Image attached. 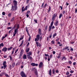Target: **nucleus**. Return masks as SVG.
I'll use <instances>...</instances> for the list:
<instances>
[{
	"instance_id": "f257e3e1",
	"label": "nucleus",
	"mask_w": 77,
	"mask_h": 77,
	"mask_svg": "<svg viewBox=\"0 0 77 77\" xmlns=\"http://www.w3.org/2000/svg\"><path fill=\"white\" fill-rule=\"evenodd\" d=\"M17 6L16 5H14V6H12V8L11 10V11H16L17 9Z\"/></svg>"
},
{
	"instance_id": "f03ea898",
	"label": "nucleus",
	"mask_w": 77,
	"mask_h": 77,
	"mask_svg": "<svg viewBox=\"0 0 77 77\" xmlns=\"http://www.w3.org/2000/svg\"><path fill=\"white\" fill-rule=\"evenodd\" d=\"M54 23V22L53 21L51 23V25L50 26H49V31L50 32V30H51V27L52 26H53V23Z\"/></svg>"
},
{
	"instance_id": "7ed1b4c3",
	"label": "nucleus",
	"mask_w": 77,
	"mask_h": 77,
	"mask_svg": "<svg viewBox=\"0 0 77 77\" xmlns=\"http://www.w3.org/2000/svg\"><path fill=\"white\" fill-rule=\"evenodd\" d=\"M20 74L22 77H26V74L23 72H22L20 73Z\"/></svg>"
},
{
	"instance_id": "20e7f679",
	"label": "nucleus",
	"mask_w": 77,
	"mask_h": 77,
	"mask_svg": "<svg viewBox=\"0 0 77 77\" xmlns=\"http://www.w3.org/2000/svg\"><path fill=\"white\" fill-rule=\"evenodd\" d=\"M39 35H37L36 36V37L35 38V41H39Z\"/></svg>"
},
{
	"instance_id": "39448f33",
	"label": "nucleus",
	"mask_w": 77,
	"mask_h": 77,
	"mask_svg": "<svg viewBox=\"0 0 77 77\" xmlns=\"http://www.w3.org/2000/svg\"><path fill=\"white\" fill-rule=\"evenodd\" d=\"M52 21H54V20H55V19L56 18V14H54L52 15Z\"/></svg>"
},
{
	"instance_id": "423d86ee",
	"label": "nucleus",
	"mask_w": 77,
	"mask_h": 77,
	"mask_svg": "<svg viewBox=\"0 0 77 77\" xmlns=\"http://www.w3.org/2000/svg\"><path fill=\"white\" fill-rule=\"evenodd\" d=\"M31 65L32 66H38V64H35L34 63H31Z\"/></svg>"
},
{
	"instance_id": "0eeeda50",
	"label": "nucleus",
	"mask_w": 77,
	"mask_h": 77,
	"mask_svg": "<svg viewBox=\"0 0 77 77\" xmlns=\"http://www.w3.org/2000/svg\"><path fill=\"white\" fill-rule=\"evenodd\" d=\"M13 2L14 6H17V1L14 0Z\"/></svg>"
},
{
	"instance_id": "6e6552de",
	"label": "nucleus",
	"mask_w": 77,
	"mask_h": 77,
	"mask_svg": "<svg viewBox=\"0 0 77 77\" xmlns=\"http://www.w3.org/2000/svg\"><path fill=\"white\" fill-rule=\"evenodd\" d=\"M42 65H43V63H42V62H41L39 64V67L41 68V67L42 66Z\"/></svg>"
},
{
	"instance_id": "1a4fd4ad",
	"label": "nucleus",
	"mask_w": 77,
	"mask_h": 77,
	"mask_svg": "<svg viewBox=\"0 0 77 77\" xmlns=\"http://www.w3.org/2000/svg\"><path fill=\"white\" fill-rule=\"evenodd\" d=\"M7 49H8V48L6 47L2 49V51L6 52L7 51Z\"/></svg>"
},
{
	"instance_id": "9d476101",
	"label": "nucleus",
	"mask_w": 77,
	"mask_h": 77,
	"mask_svg": "<svg viewBox=\"0 0 77 77\" xmlns=\"http://www.w3.org/2000/svg\"><path fill=\"white\" fill-rule=\"evenodd\" d=\"M31 54H32V52L30 51L28 53H27V56H31Z\"/></svg>"
},
{
	"instance_id": "9b49d317",
	"label": "nucleus",
	"mask_w": 77,
	"mask_h": 77,
	"mask_svg": "<svg viewBox=\"0 0 77 77\" xmlns=\"http://www.w3.org/2000/svg\"><path fill=\"white\" fill-rule=\"evenodd\" d=\"M49 74L50 76L51 75V70L50 69L49 72Z\"/></svg>"
},
{
	"instance_id": "f8f14e48",
	"label": "nucleus",
	"mask_w": 77,
	"mask_h": 77,
	"mask_svg": "<svg viewBox=\"0 0 77 77\" xmlns=\"http://www.w3.org/2000/svg\"><path fill=\"white\" fill-rule=\"evenodd\" d=\"M3 66H6V61H4L3 63Z\"/></svg>"
},
{
	"instance_id": "ddd939ff",
	"label": "nucleus",
	"mask_w": 77,
	"mask_h": 77,
	"mask_svg": "<svg viewBox=\"0 0 77 77\" xmlns=\"http://www.w3.org/2000/svg\"><path fill=\"white\" fill-rule=\"evenodd\" d=\"M28 58L29 59H30L31 60H32L33 59V58L31 56H27Z\"/></svg>"
},
{
	"instance_id": "4468645a",
	"label": "nucleus",
	"mask_w": 77,
	"mask_h": 77,
	"mask_svg": "<svg viewBox=\"0 0 77 77\" xmlns=\"http://www.w3.org/2000/svg\"><path fill=\"white\" fill-rule=\"evenodd\" d=\"M23 59H26V54L23 55Z\"/></svg>"
},
{
	"instance_id": "2eb2a0df",
	"label": "nucleus",
	"mask_w": 77,
	"mask_h": 77,
	"mask_svg": "<svg viewBox=\"0 0 77 77\" xmlns=\"http://www.w3.org/2000/svg\"><path fill=\"white\" fill-rule=\"evenodd\" d=\"M58 23H59V21H56V22L55 23V26H57L58 25Z\"/></svg>"
},
{
	"instance_id": "dca6fc26",
	"label": "nucleus",
	"mask_w": 77,
	"mask_h": 77,
	"mask_svg": "<svg viewBox=\"0 0 77 77\" xmlns=\"http://www.w3.org/2000/svg\"><path fill=\"white\" fill-rule=\"evenodd\" d=\"M38 33L40 35H41V29H38Z\"/></svg>"
},
{
	"instance_id": "f3484780",
	"label": "nucleus",
	"mask_w": 77,
	"mask_h": 77,
	"mask_svg": "<svg viewBox=\"0 0 77 77\" xmlns=\"http://www.w3.org/2000/svg\"><path fill=\"white\" fill-rule=\"evenodd\" d=\"M29 48H26V53H27V52H28L29 51Z\"/></svg>"
},
{
	"instance_id": "a211bd4d",
	"label": "nucleus",
	"mask_w": 77,
	"mask_h": 77,
	"mask_svg": "<svg viewBox=\"0 0 77 77\" xmlns=\"http://www.w3.org/2000/svg\"><path fill=\"white\" fill-rule=\"evenodd\" d=\"M18 29H16L14 30V33H18Z\"/></svg>"
},
{
	"instance_id": "6ab92c4d",
	"label": "nucleus",
	"mask_w": 77,
	"mask_h": 77,
	"mask_svg": "<svg viewBox=\"0 0 77 77\" xmlns=\"http://www.w3.org/2000/svg\"><path fill=\"white\" fill-rule=\"evenodd\" d=\"M15 63H13L12 64V68H14V67L15 66Z\"/></svg>"
},
{
	"instance_id": "aec40b11",
	"label": "nucleus",
	"mask_w": 77,
	"mask_h": 77,
	"mask_svg": "<svg viewBox=\"0 0 77 77\" xmlns=\"http://www.w3.org/2000/svg\"><path fill=\"white\" fill-rule=\"evenodd\" d=\"M23 52H24V50L23 49H22L21 51L20 54H23Z\"/></svg>"
},
{
	"instance_id": "412c9836",
	"label": "nucleus",
	"mask_w": 77,
	"mask_h": 77,
	"mask_svg": "<svg viewBox=\"0 0 77 77\" xmlns=\"http://www.w3.org/2000/svg\"><path fill=\"white\" fill-rule=\"evenodd\" d=\"M4 46V45H3V43H1L0 44V48L1 47H3Z\"/></svg>"
},
{
	"instance_id": "4be33fe9",
	"label": "nucleus",
	"mask_w": 77,
	"mask_h": 77,
	"mask_svg": "<svg viewBox=\"0 0 77 77\" xmlns=\"http://www.w3.org/2000/svg\"><path fill=\"white\" fill-rule=\"evenodd\" d=\"M12 48H13V47H10L9 48H8V51H9V50H11Z\"/></svg>"
},
{
	"instance_id": "5701e85b",
	"label": "nucleus",
	"mask_w": 77,
	"mask_h": 77,
	"mask_svg": "<svg viewBox=\"0 0 77 77\" xmlns=\"http://www.w3.org/2000/svg\"><path fill=\"white\" fill-rule=\"evenodd\" d=\"M23 42H24V41L23 40H22L21 43V44L20 45L19 47H21L23 45Z\"/></svg>"
},
{
	"instance_id": "b1692460",
	"label": "nucleus",
	"mask_w": 77,
	"mask_h": 77,
	"mask_svg": "<svg viewBox=\"0 0 77 77\" xmlns=\"http://www.w3.org/2000/svg\"><path fill=\"white\" fill-rule=\"evenodd\" d=\"M62 17V14H61L59 15V18H61V17Z\"/></svg>"
},
{
	"instance_id": "393cba45",
	"label": "nucleus",
	"mask_w": 77,
	"mask_h": 77,
	"mask_svg": "<svg viewBox=\"0 0 77 77\" xmlns=\"http://www.w3.org/2000/svg\"><path fill=\"white\" fill-rule=\"evenodd\" d=\"M55 43V42L54 41L52 40L51 42V43L52 44H54Z\"/></svg>"
},
{
	"instance_id": "a878e982",
	"label": "nucleus",
	"mask_w": 77,
	"mask_h": 77,
	"mask_svg": "<svg viewBox=\"0 0 77 77\" xmlns=\"http://www.w3.org/2000/svg\"><path fill=\"white\" fill-rule=\"evenodd\" d=\"M14 19H15V18L14 17H13L11 20V21L12 22L14 20Z\"/></svg>"
},
{
	"instance_id": "bb28decb",
	"label": "nucleus",
	"mask_w": 77,
	"mask_h": 77,
	"mask_svg": "<svg viewBox=\"0 0 77 77\" xmlns=\"http://www.w3.org/2000/svg\"><path fill=\"white\" fill-rule=\"evenodd\" d=\"M22 12H24V7H23L22 8Z\"/></svg>"
},
{
	"instance_id": "cd10ccee",
	"label": "nucleus",
	"mask_w": 77,
	"mask_h": 77,
	"mask_svg": "<svg viewBox=\"0 0 77 77\" xmlns=\"http://www.w3.org/2000/svg\"><path fill=\"white\" fill-rule=\"evenodd\" d=\"M27 9V6H26L24 9V11Z\"/></svg>"
},
{
	"instance_id": "c85d7f7f",
	"label": "nucleus",
	"mask_w": 77,
	"mask_h": 77,
	"mask_svg": "<svg viewBox=\"0 0 77 77\" xmlns=\"http://www.w3.org/2000/svg\"><path fill=\"white\" fill-rule=\"evenodd\" d=\"M57 58H58V59H59V58H60V54H59L58 55V56H57Z\"/></svg>"
},
{
	"instance_id": "c756f323",
	"label": "nucleus",
	"mask_w": 77,
	"mask_h": 77,
	"mask_svg": "<svg viewBox=\"0 0 77 77\" xmlns=\"http://www.w3.org/2000/svg\"><path fill=\"white\" fill-rule=\"evenodd\" d=\"M36 45L37 47H38V42H36Z\"/></svg>"
},
{
	"instance_id": "7c9ffc66",
	"label": "nucleus",
	"mask_w": 77,
	"mask_h": 77,
	"mask_svg": "<svg viewBox=\"0 0 77 77\" xmlns=\"http://www.w3.org/2000/svg\"><path fill=\"white\" fill-rule=\"evenodd\" d=\"M8 16L9 17H11V13H10L8 14Z\"/></svg>"
},
{
	"instance_id": "2f4dec72",
	"label": "nucleus",
	"mask_w": 77,
	"mask_h": 77,
	"mask_svg": "<svg viewBox=\"0 0 77 77\" xmlns=\"http://www.w3.org/2000/svg\"><path fill=\"white\" fill-rule=\"evenodd\" d=\"M55 72V71H54V69H53L52 70V73H53L54 74Z\"/></svg>"
},
{
	"instance_id": "473e14b6",
	"label": "nucleus",
	"mask_w": 77,
	"mask_h": 77,
	"mask_svg": "<svg viewBox=\"0 0 77 77\" xmlns=\"http://www.w3.org/2000/svg\"><path fill=\"white\" fill-rule=\"evenodd\" d=\"M57 35V34L56 33H55L53 35V38H54V36H56Z\"/></svg>"
},
{
	"instance_id": "72a5a7b5",
	"label": "nucleus",
	"mask_w": 77,
	"mask_h": 77,
	"mask_svg": "<svg viewBox=\"0 0 77 77\" xmlns=\"http://www.w3.org/2000/svg\"><path fill=\"white\" fill-rule=\"evenodd\" d=\"M45 57H47L48 56V57H49V56H48V54H45Z\"/></svg>"
},
{
	"instance_id": "f704fd0d",
	"label": "nucleus",
	"mask_w": 77,
	"mask_h": 77,
	"mask_svg": "<svg viewBox=\"0 0 77 77\" xmlns=\"http://www.w3.org/2000/svg\"><path fill=\"white\" fill-rule=\"evenodd\" d=\"M50 10H51V7H50V6H49L48 10V11L50 12Z\"/></svg>"
},
{
	"instance_id": "c9c22d12",
	"label": "nucleus",
	"mask_w": 77,
	"mask_h": 77,
	"mask_svg": "<svg viewBox=\"0 0 77 77\" xmlns=\"http://www.w3.org/2000/svg\"><path fill=\"white\" fill-rule=\"evenodd\" d=\"M5 14H6V13H5V12H3L2 13V14L3 15H5Z\"/></svg>"
},
{
	"instance_id": "e433bc0d",
	"label": "nucleus",
	"mask_w": 77,
	"mask_h": 77,
	"mask_svg": "<svg viewBox=\"0 0 77 77\" xmlns=\"http://www.w3.org/2000/svg\"><path fill=\"white\" fill-rule=\"evenodd\" d=\"M34 21L35 22V23H37V22H38L36 19H34Z\"/></svg>"
},
{
	"instance_id": "4c0bfd02",
	"label": "nucleus",
	"mask_w": 77,
	"mask_h": 77,
	"mask_svg": "<svg viewBox=\"0 0 77 77\" xmlns=\"http://www.w3.org/2000/svg\"><path fill=\"white\" fill-rule=\"evenodd\" d=\"M35 73L36 75H38V72H37V71L36 70L35 71Z\"/></svg>"
},
{
	"instance_id": "58836bf2",
	"label": "nucleus",
	"mask_w": 77,
	"mask_h": 77,
	"mask_svg": "<svg viewBox=\"0 0 77 77\" xmlns=\"http://www.w3.org/2000/svg\"><path fill=\"white\" fill-rule=\"evenodd\" d=\"M63 59H64V60H65V57H64L62 59V60H63Z\"/></svg>"
},
{
	"instance_id": "ea45409f",
	"label": "nucleus",
	"mask_w": 77,
	"mask_h": 77,
	"mask_svg": "<svg viewBox=\"0 0 77 77\" xmlns=\"http://www.w3.org/2000/svg\"><path fill=\"white\" fill-rule=\"evenodd\" d=\"M23 39V37H22V38H20L19 39V41H20L21 40H22V39Z\"/></svg>"
},
{
	"instance_id": "a19ab883",
	"label": "nucleus",
	"mask_w": 77,
	"mask_h": 77,
	"mask_svg": "<svg viewBox=\"0 0 77 77\" xmlns=\"http://www.w3.org/2000/svg\"><path fill=\"white\" fill-rule=\"evenodd\" d=\"M26 30L27 32H28V29H27V27L26 28Z\"/></svg>"
},
{
	"instance_id": "79ce46f5",
	"label": "nucleus",
	"mask_w": 77,
	"mask_h": 77,
	"mask_svg": "<svg viewBox=\"0 0 77 77\" xmlns=\"http://www.w3.org/2000/svg\"><path fill=\"white\" fill-rule=\"evenodd\" d=\"M7 29H11V27H7Z\"/></svg>"
},
{
	"instance_id": "37998d69",
	"label": "nucleus",
	"mask_w": 77,
	"mask_h": 77,
	"mask_svg": "<svg viewBox=\"0 0 77 77\" xmlns=\"http://www.w3.org/2000/svg\"><path fill=\"white\" fill-rule=\"evenodd\" d=\"M59 40V38H57L56 40V41H58Z\"/></svg>"
},
{
	"instance_id": "c03bdc74",
	"label": "nucleus",
	"mask_w": 77,
	"mask_h": 77,
	"mask_svg": "<svg viewBox=\"0 0 77 77\" xmlns=\"http://www.w3.org/2000/svg\"><path fill=\"white\" fill-rule=\"evenodd\" d=\"M5 36H3L2 37V41H3V39H5Z\"/></svg>"
},
{
	"instance_id": "a18cd8bd",
	"label": "nucleus",
	"mask_w": 77,
	"mask_h": 77,
	"mask_svg": "<svg viewBox=\"0 0 77 77\" xmlns=\"http://www.w3.org/2000/svg\"><path fill=\"white\" fill-rule=\"evenodd\" d=\"M68 47H66L65 48V50H66V49H68Z\"/></svg>"
},
{
	"instance_id": "49530a36",
	"label": "nucleus",
	"mask_w": 77,
	"mask_h": 77,
	"mask_svg": "<svg viewBox=\"0 0 77 77\" xmlns=\"http://www.w3.org/2000/svg\"><path fill=\"white\" fill-rule=\"evenodd\" d=\"M69 64H71L72 63V62H71V61H69Z\"/></svg>"
},
{
	"instance_id": "de8ad7c7",
	"label": "nucleus",
	"mask_w": 77,
	"mask_h": 77,
	"mask_svg": "<svg viewBox=\"0 0 77 77\" xmlns=\"http://www.w3.org/2000/svg\"><path fill=\"white\" fill-rule=\"evenodd\" d=\"M65 11H63V14H65Z\"/></svg>"
},
{
	"instance_id": "09e8293b",
	"label": "nucleus",
	"mask_w": 77,
	"mask_h": 77,
	"mask_svg": "<svg viewBox=\"0 0 77 77\" xmlns=\"http://www.w3.org/2000/svg\"><path fill=\"white\" fill-rule=\"evenodd\" d=\"M52 57H53V55L52 54H51L50 55V58H52Z\"/></svg>"
},
{
	"instance_id": "8fccbe9b",
	"label": "nucleus",
	"mask_w": 77,
	"mask_h": 77,
	"mask_svg": "<svg viewBox=\"0 0 77 77\" xmlns=\"http://www.w3.org/2000/svg\"><path fill=\"white\" fill-rule=\"evenodd\" d=\"M18 49H17L15 51V53H17V52L18 51Z\"/></svg>"
},
{
	"instance_id": "3c124183",
	"label": "nucleus",
	"mask_w": 77,
	"mask_h": 77,
	"mask_svg": "<svg viewBox=\"0 0 77 77\" xmlns=\"http://www.w3.org/2000/svg\"><path fill=\"white\" fill-rule=\"evenodd\" d=\"M29 45V42H28L27 45V47H28Z\"/></svg>"
},
{
	"instance_id": "603ef678",
	"label": "nucleus",
	"mask_w": 77,
	"mask_h": 77,
	"mask_svg": "<svg viewBox=\"0 0 77 77\" xmlns=\"http://www.w3.org/2000/svg\"><path fill=\"white\" fill-rule=\"evenodd\" d=\"M12 29L10 30L9 32V33H10L12 32Z\"/></svg>"
},
{
	"instance_id": "864d4df0",
	"label": "nucleus",
	"mask_w": 77,
	"mask_h": 77,
	"mask_svg": "<svg viewBox=\"0 0 77 77\" xmlns=\"http://www.w3.org/2000/svg\"><path fill=\"white\" fill-rule=\"evenodd\" d=\"M50 58H49V57H48V61L49 62V61H50Z\"/></svg>"
},
{
	"instance_id": "5fc2aeb1",
	"label": "nucleus",
	"mask_w": 77,
	"mask_h": 77,
	"mask_svg": "<svg viewBox=\"0 0 77 77\" xmlns=\"http://www.w3.org/2000/svg\"><path fill=\"white\" fill-rule=\"evenodd\" d=\"M75 13H77V9L75 8Z\"/></svg>"
},
{
	"instance_id": "6e6d98bb",
	"label": "nucleus",
	"mask_w": 77,
	"mask_h": 77,
	"mask_svg": "<svg viewBox=\"0 0 77 77\" xmlns=\"http://www.w3.org/2000/svg\"><path fill=\"white\" fill-rule=\"evenodd\" d=\"M53 54H55V53H56V52H55V51H53Z\"/></svg>"
},
{
	"instance_id": "4d7b16f0",
	"label": "nucleus",
	"mask_w": 77,
	"mask_h": 77,
	"mask_svg": "<svg viewBox=\"0 0 77 77\" xmlns=\"http://www.w3.org/2000/svg\"><path fill=\"white\" fill-rule=\"evenodd\" d=\"M73 65H75L76 64V62H74L73 63Z\"/></svg>"
},
{
	"instance_id": "13d9d810",
	"label": "nucleus",
	"mask_w": 77,
	"mask_h": 77,
	"mask_svg": "<svg viewBox=\"0 0 77 77\" xmlns=\"http://www.w3.org/2000/svg\"><path fill=\"white\" fill-rule=\"evenodd\" d=\"M58 72H59V71H58V70H57L55 71V72H56V73H58Z\"/></svg>"
},
{
	"instance_id": "bf43d9fd",
	"label": "nucleus",
	"mask_w": 77,
	"mask_h": 77,
	"mask_svg": "<svg viewBox=\"0 0 77 77\" xmlns=\"http://www.w3.org/2000/svg\"><path fill=\"white\" fill-rule=\"evenodd\" d=\"M57 44H60V42H57Z\"/></svg>"
},
{
	"instance_id": "052dcab7",
	"label": "nucleus",
	"mask_w": 77,
	"mask_h": 77,
	"mask_svg": "<svg viewBox=\"0 0 77 77\" xmlns=\"http://www.w3.org/2000/svg\"><path fill=\"white\" fill-rule=\"evenodd\" d=\"M10 66L9 67L10 69H11V65H10Z\"/></svg>"
},
{
	"instance_id": "680f3d73",
	"label": "nucleus",
	"mask_w": 77,
	"mask_h": 77,
	"mask_svg": "<svg viewBox=\"0 0 77 77\" xmlns=\"http://www.w3.org/2000/svg\"><path fill=\"white\" fill-rule=\"evenodd\" d=\"M27 14H29V13H30V11H27Z\"/></svg>"
},
{
	"instance_id": "e2e57ef3",
	"label": "nucleus",
	"mask_w": 77,
	"mask_h": 77,
	"mask_svg": "<svg viewBox=\"0 0 77 77\" xmlns=\"http://www.w3.org/2000/svg\"><path fill=\"white\" fill-rule=\"evenodd\" d=\"M70 72H71V73H73V72H74V71L71 70L70 71Z\"/></svg>"
},
{
	"instance_id": "0e129e2a",
	"label": "nucleus",
	"mask_w": 77,
	"mask_h": 77,
	"mask_svg": "<svg viewBox=\"0 0 77 77\" xmlns=\"http://www.w3.org/2000/svg\"><path fill=\"white\" fill-rule=\"evenodd\" d=\"M17 28H16V29H18V28H19V25H17Z\"/></svg>"
},
{
	"instance_id": "69168bd1",
	"label": "nucleus",
	"mask_w": 77,
	"mask_h": 77,
	"mask_svg": "<svg viewBox=\"0 0 77 77\" xmlns=\"http://www.w3.org/2000/svg\"><path fill=\"white\" fill-rule=\"evenodd\" d=\"M66 6H68V5H69V4L67 2H66Z\"/></svg>"
},
{
	"instance_id": "338daca9",
	"label": "nucleus",
	"mask_w": 77,
	"mask_h": 77,
	"mask_svg": "<svg viewBox=\"0 0 77 77\" xmlns=\"http://www.w3.org/2000/svg\"><path fill=\"white\" fill-rule=\"evenodd\" d=\"M47 6V4H45V6H44V8H45Z\"/></svg>"
},
{
	"instance_id": "774afa93",
	"label": "nucleus",
	"mask_w": 77,
	"mask_h": 77,
	"mask_svg": "<svg viewBox=\"0 0 77 77\" xmlns=\"http://www.w3.org/2000/svg\"><path fill=\"white\" fill-rule=\"evenodd\" d=\"M45 30L47 29V26H46L45 27Z\"/></svg>"
}]
</instances>
